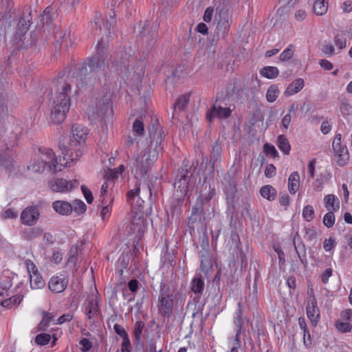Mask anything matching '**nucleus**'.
I'll return each mask as SVG.
<instances>
[{
	"instance_id": "obj_1",
	"label": "nucleus",
	"mask_w": 352,
	"mask_h": 352,
	"mask_svg": "<svg viewBox=\"0 0 352 352\" xmlns=\"http://www.w3.org/2000/svg\"><path fill=\"white\" fill-rule=\"evenodd\" d=\"M134 50L130 46H124L120 52L118 63L109 65L110 57L107 52V43L102 40L98 41L96 53L87 58V63H78L74 67L70 76L64 78V75L59 74L56 80L52 82L51 120L55 124L63 122L70 107V94L72 84L78 89L85 86H94L100 81V76L106 75V67L114 72H129L130 69H135L138 75L144 72V63H141L135 69L133 65L136 58Z\"/></svg>"
},
{
	"instance_id": "obj_2",
	"label": "nucleus",
	"mask_w": 352,
	"mask_h": 352,
	"mask_svg": "<svg viewBox=\"0 0 352 352\" xmlns=\"http://www.w3.org/2000/svg\"><path fill=\"white\" fill-rule=\"evenodd\" d=\"M87 135V129L83 128L79 124L73 125L72 129V136L69 143V146L64 144H59V148L63 155V160L68 157L72 162L79 160L83 155V145L85 143Z\"/></svg>"
},
{
	"instance_id": "obj_3",
	"label": "nucleus",
	"mask_w": 352,
	"mask_h": 352,
	"mask_svg": "<svg viewBox=\"0 0 352 352\" xmlns=\"http://www.w3.org/2000/svg\"><path fill=\"white\" fill-rule=\"evenodd\" d=\"M149 143L144 150L141 158L150 162H155L158 157L159 153L163 149L164 132L158 122L155 120L151 126L148 127Z\"/></svg>"
},
{
	"instance_id": "obj_4",
	"label": "nucleus",
	"mask_w": 352,
	"mask_h": 352,
	"mask_svg": "<svg viewBox=\"0 0 352 352\" xmlns=\"http://www.w3.org/2000/svg\"><path fill=\"white\" fill-rule=\"evenodd\" d=\"M207 177H204L203 184L200 188L199 196L195 206L192 208L189 221L195 223L201 220L202 214H205V210H208L209 202L215 195V189L211 187L207 182Z\"/></svg>"
},
{
	"instance_id": "obj_5",
	"label": "nucleus",
	"mask_w": 352,
	"mask_h": 352,
	"mask_svg": "<svg viewBox=\"0 0 352 352\" xmlns=\"http://www.w3.org/2000/svg\"><path fill=\"white\" fill-rule=\"evenodd\" d=\"M232 23V16L230 9L224 5L217 6L214 16L216 28L212 40V44L220 39H226L228 35Z\"/></svg>"
},
{
	"instance_id": "obj_6",
	"label": "nucleus",
	"mask_w": 352,
	"mask_h": 352,
	"mask_svg": "<svg viewBox=\"0 0 352 352\" xmlns=\"http://www.w3.org/2000/svg\"><path fill=\"white\" fill-rule=\"evenodd\" d=\"M196 168L190 165L188 162L184 161L183 165L178 169L175 179V188L179 192L180 197L187 195L191 184L194 182V172Z\"/></svg>"
},
{
	"instance_id": "obj_7",
	"label": "nucleus",
	"mask_w": 352,
	"mask_h": 352,
	"mask_svg": "<svg viewBox=\"0 0 352 352\" xmlns=\"http://www.w3.org/2000/svg\"><path fill=\"white\" fill-rule=\"evenodd\" d=\"M237 179L234 175L227 173L223 181V191L226 195L227 211L233 214L236 210L235 204L238 201L236 197Z\"/></svg>"
},
{
	"instance_id": "obj_8",
	"label": "nucleus",
	"mask_w": 352,
	"mask_h": 352,
	"mask_svg": "<svg viewBox=\"0 0 352 352\" xmlns=\"http://www.w3.org/2000/svg\"><path fill=\"white\" fill-rule=\"evenodd\" d=\"M40 155L38 156V159H40V162L44 164L45 167H47L49 170L52 173H56L60 171L63 167L68 162V157H66L65 163H62L61 160L60 162H58L55 157L54 151L50 148H39L38 150Z\"/></svg>"
},
{
	"instance_id": "obj_9",
	"label": "nucleus",
	"mask_w": 352,
	"mask_h": 352,
	"mask_svg": "<svg viewBox=\"0 0 352 352\" xmlns=\"http://www.w3.org/2000/svg\"><path fill=\"white\" fill-rule=\"evenodd\" d=\"M157 23H153L152 26H150L148 22L144 23L141 28L138 37L148 51L153 48L157 41Z\"/></svg>"
},
{
	"instance_id": "obj_10",
	"label": "nucleus",
	"mask_w": 352,
	"mask_h": 352,
	"mask_svg": "<svg viewBox=\"0 0 352 352\" xmlns=\"http://www.w3.org/2000/svg\"><path fill=\"white\" fill-rule=\"evenodd\" d=\"M341 137L340 134H337L334 138L332 146L335 153L337 163L339 166H344L349 160V155L348 149L346 146L341 144Z\"/></svg>"
},
{
	"instance_id": "obj_11",
	"label": "nucleus",
	"mask_w": 352,
	"mask_h": 352,
	"mask_svg": "<svg viewBox=\"0 0 352 352\" xmlns=\"http://www.w3.org/2000/svg\"><path fill=\"white\" fill-rule=\"evenodd\" d=\"M110 19L104 21L103 19L100 16H96L94 20V25L93 28H96V31H99L100 33L103 31V34L107 36H109L111 33V30L113 29L116 24L115 19V12H113V14H109ZM98 34V32H96Z\"/></svg>"
},
{
	"instance_id": "obj_12",
	"label": "nucleus",
	"mask_w": 352,
	"mask_h": 352,
	"mask_svg": "<svg viewBox=\"0 0 352 352\" xmlns=\"http://www.w3.org/2000/svg\"><path fill=\"white\" fill-rule=\"evenodd\" d=\"M239 305V309L236 311V318L234 320V323L237 327V331L236 332V335L234 338L232 340V346L231 349L229 351L227 352H239V349L241 348V342L240 340L241 333L242 332V325H243V316H242V311L241 309L240 303Z\"/></svg>"
},
{
	"instance_id": "obj_13",
	"label": "nucleus",
	"mask_w": 352,
	"mask_h": 352,
	"mask_svg": "<svg viewBox=\"0 0 352 352\" xmlns=\"http://www.w3.org/2000/svg\"><path fill=\"white\" fill-rule=\"evenodd\" d=\"M201 250L199 252L200 257V269L205 274H208L209 270L212 267V260L210 250L208 249V243H203Z\"/></svg>"
},
{
	"instance_id": "obj_14",
	"label": "nucleus",
	"mask_w": 352,
	"mask_h": 352,
	"mask_svg": "<svg viewBox=\"0 0 352 352\" xmlns=\"http://www.w3.org/2000/svg\"><path fill=\"white\" fill-rule=\"evenodd\" d=\"M234 109L229 107H223L217 104H213L210 111L206 113V119L212 122L215 118L220 119H226L231 115L232 111Z\"/></svg>"
},
{
	"instance_id": "obj_15",
	"label": "nucleus",
	"mask_w": 352,
	"mask_h": 352,
	"mask_svg": "<svg viewBox=\"0 0 352 352\" xmlns=\"http://www.w3.org/2000/svg\"><path fill=\"white\" fill-rule=\"evenodd\" d=\"M140 192V183L139 182H136L134 188L128 191L126 194V200L127 203L130 204L133 208L136 207L137 209L141 212L144 208L142 204L144 201L139 196Z\"/></svg>"
},
{
	"instance_id": "obj_16",
	"label": "nucleus",
	"mask_w": 352,
	"mask_h": 352,
	"mask_svg": "<svg viewBox=\"0 0 352 352\" xmlns=\"http://www.w3.org/2000/svg\"><path fill=\"white\" fill-rule=\"evenodd\" d=\"M39 211L36 206H29L25 208L21 214V223L27 226L34 225L39 218Z\"/></svg>"
},
{
	"instance_id": "obj_17",
	"label": "nucleus",
	"mask_w": 352,
	"mask_h": 352,
	"mask_svg": "<svg viewBox=\"0 0 352 352\" xmlns=\"http://www.w3.org/2000/svg\"><path fill=\"white\" fill-rule=\"evenodd\" d=\"M32 20V16L31 10L30 8H28L19 20L17 23V30L16 32V37H21L25 35L30 27Z\"/></svg>"
},
{
	"instance_id": "obj_18",
	"label": "nucleus",
	"mask_w": 352,
	"mask_h": 352,
	"mask_svg": "<svg viewBox=\"0 0 352 352\" xmlns=\"http://www.w3.org/2000/svg\"><path fill=\"white\" fill-rule=\"evenodd\" d=\"M175 298L158 297L157 308L160 316L169 318L173 310Z\"/></svg>"
},
{
	"instance_id": "obj_19",
	"label": "nucleus",
	"mask_w": 352,
	"mask_h": 352,
	"mask_svg": "<svg viewBox=\"0 0 352 352\" xmlns=\"http://www.w3.org/2000/svg\"><path fill=\"white\" fill-rule=\"evenodd\" d=\"M130 231L136 234V237H141L146 230V220L142 214L139 215L137 212L133 217L129 225Z\"/></svg>"
},
{
	"instance_id": "obj_20",
	"label": "nucleus",
	"mask_w": 352,
	"mask_h": 352,
	"mask_svg": "<svg viewBox=\"0 0 352 352\" xmlns=\"http://www.w3.org/2000/svg\"><path fill=\"white\" fill-rule=\"evenodd\" d=\"M221 146L219 141H216L212 146L210 159L206 160V164L210 166L209 173L212 176L214 166L221 159Z\"/></svg>"
},
{
	"instance_id": "obj_21",
	"label": "nucleus",
	"mask_w": 352,
	"mask_h": 352,
	"mask_svg": "<svg viewBox=\"0 0 352 352\" xmlns=\"http://www.w3.org/2000/svg\"><path fill=\"white\" fill-rule=\"evenodd\" d=\"M67 284V276L60 274V276H52L50 278L48 283V287L54 293H61L66 289Z\"/></svg>"
},
{
	"instance_id": "obj_22",
	"label": "nucleus",
	"mask_w": 352,
	"mask_h": 352,
	"mask_svg": "<svg viewBox=\"0 0 352 352\" xmlns=\"http://www.w3.org/2000/svg\"><path fill=\"white\" fill-rule=\"evenodd\" d=\"M54 36L56 39L55 41V47H58L59 49L63 47L66 49L72 45V41L70 36V32H67L66 31H63L60 30L58 28H55L54 30Z\"/></svg>"
},
{
	"instance_id": "obj_23",
	"label": "nucleus",
	"mask_w": 352,
	"mask_h": 352,
	"mask_svg": "<svg viewBox=\"0 0 352 352\" xmlns=\"http://www.w3.org/2000/svg\"><path fill=\"white\" fill-rule=\"evenodd\" d=\"M306 311L307 317L311 320V323L316 326L320 318V311L314 296L309 297Z\"/></svg>"
},
{
	"instance_id": "obj_24",
	"label": "nucleus",
	"mask_w": 352,
	"mask_h": 352,
	"mask_svg": "<svg viewBox=\"0 0 352 352\" xmlns=\"http://www.w3.org/2000/svg\"><path fill=\"white\" fill-rule=\"evenodd\" d=\"M190 101V94L180 96L173 106V118H176L177 116L186 111Z\"/></svg>"
},
{
	"instance_id": "obj_25",
	"label": "nucleus",
	"mask_w": 352,
	"mask_h": 352,
	"mask_svg": "<svg viewBox=\"0 0 352 352\" xmlns=\"http://www.w3.org/2000/svg\"><path fill=\"white\" fill-rule=\"evenodd\" d=\"M205 288L204 280L202 275L197 274L190 283L191 291L198 296L203 294Z\"/></svg>"
},
{
	"instance_id": "obj_26",
	"label": "nucleus",
	"mask_w": 352,
	"mask_h": 352,
	"mask_svg": "<svg viewBox=\"0 0 352 352\" xmlns=\"http://www.w3.org/2000/svg\"><path fill=\"white\" fill-rule=\"evenodd\" d=\"M53 209L61 215H69L73 210L72 204L66 201L58 200L52 204Z\"/></svg>"
},
{
	"instance_id": "obj_27",
	"label": "nucleus",
	"mask_w": 352,
	"mask_h": 352,
	"mask_svg": "<svg viewBox=\"0 0 352 352\" xmlns=\"http://www.w3.org/2000/svg\"><path fill=\"white\" fill-rule=\"evenodd\" d=\"M40 36V32L36 30L31 32L30 38H27V37H24L23 39V36L21 37H16V39H19L17 44L19 47L23 48L31 47L34 45L38 40V38Z\"/></svg>"
},
{
	"instance_id": "obj_28",
	"label": "nucleus",
	"mask_w": 352,
	"mask_h": 352,
	"mask_svg": "<svg viewBox=\"0 0 352 352\" xmlns=\"http://www.w3.org/2000/svg\"><path fill=\"white\" fill-rule=\"evenodd\" d=\"M85 314L89 320L99 316L100 311L96 298L88 301L87 305L85 307Z\"/></svg>"
},
{
	"instance_id": "obj_29",
	"label": "nucleus",
	"mask_w": 352,
	"mask_h": 352,
	"mask_svg": "<svg viewBox=\"0 0 352 352\" xmlns=\"http://www.w3.org/2000/svg\"><path fill=\"white\" fill-rule=\"evenodd\" d=\"M111 98L109 96L105 95L102 100H99L97 102V113L101 117H103L108 114L111 113L113 110L111 107Z\"/></svg>"
},
{
	"instance_id": "obj_30",
	"label": "nucleus",
	"mask_w": 352,
	"mask_h": 352,
	"mask_svg": "<svg viewBox=\"0 0 352 352\" xmlns=\"http://www.w3.org/2000/svg\"><path fill=\"white\" fill-rule=\"evenodd\" d=\"M50 188L54 192H68L69 191V182L63 178L55 179L50 182Z\"/></svg>"
},
{
	"instance_id": "obj_31",
	"label": "nucleus",
	"mask_w": 352,
	"mask_h": 352,
	"mask_svg": "<svg viewBox=\"0 0 352 352\" xmlns=\"http://www.w3.org/2000/svg\"><path fill=\"white\" fill-rule=\"evenodd\" d=\"M1 136L6 144L3 146L6 149H9L10 148L14 146L18 140V134L16 133H14L13 130L5 131L4 134Z\"/></svg>"
},
{
	"instance_id": "obj_32",
	"label": "nucleus",
	"mask_w": 352,
	"mask_h": 352,
	"mask_svg": "<svg viewBox=\"0 0 352 352\" xmlns=\"http://www.w3.org/2000/svg\"><path fill=\"white\" fill-rule=\"evenodd\" d=\"M58 16L56 10L53 6H50L47 7L42 15H41V21L43 23H46V25L51 23L55 18Z\"/></svg>"
},
{
	"instance_id": "obj_33",
	"label": "nucleus",
	"mask_w": 352,
	"mask_h": 352,
	"mask_svg": "<svg viewBox=\"0 0 352 352\" xmlns=\"http://www.w3.org/2000/svg\"><path fill=\"white\" fill-rule=\"evenodd\" d=\"M304 87V80L302 78H297L289 84L285 91L286 96H291L299 92Z\"/></svg>"
},
{
	"instance_id": "obj_34",
	"label": "nucleus",
	"mask_w": 352,
	"mask_h": 352,
	"mask_svg": "<svg viewBox=\"0 0 352 352\" xmlns=\"http://www.w3.org/2000/svg\"><path fill=\"white\" fill-rule=\"evenodd\" d=\"M300 176L297 171L292 173L289 177L288 188L291 194H295L299 188Z\"/></svg>"
},
{
	"instance_id": "obj_35",
	"label": "nucleus",
	"mask_w": 352,
	"mask_h": 352,
	"mask_svg": "<svg viewBox=\"0 0 352 352\" xmlns=\"http://www.w3.org/2000/svg\"><path fill=\"white\" fill-rule=\"evenodd\" d=\"M159 297L175 298V290L170 287L167 280H162L160 283Z\"/></svg>"
},
{
	"instance_id": "obj_36",
	"label": "nucleus",
	"mask_w": 352,
	"mask_h": 352,
	"mask_svg": "<svg viewBox=\"0 0 352 352\" xmlns=\"http://www.w3.org/2000/svg\"><path fill=\"white\" fill-rule=\"evenodd\" d=\"M155 162H150L148 160H144L142 159L139 161V157L136 158L135 163L137 168L140 169V175L144 177L145 176L151 169Z\"/></svg>"
},
{
	"instance_id": "obj_37",
	"label": "nucleus",
	"mask_w": 352,
	"mask_h": 352,
	"mask_svg": "<svg viewBox=\"0 0 352 352\" xmlns=\"http://www.w3.org/2000/svg\"><path fill=\"white\" fill-rule=\"evenodd\" d=\"M276 190L271 185H265L260 189L261 195L268 201H274L276 197Z\"/></svg>"
},
{
	"instance_id": "obj_38",
	"label": "nucleus",
	"mask_w": 352,
	"mask_h": 352,
	"mask_svg": "<svg viewBox=\"0 0 352 352\" xmlns=\"http://www.w3.org/2000/svg\"><path fill=\"white\" fill-rule=\"evenodd\" d=\"M43 234V230L38 227H34L26 229L23 232V237L26 240H32Z\"/></svg>"
},
{
	"instance_id": "obj_39",
	"label": "nucleus",
	"mask_w": 352,
	"mask_h": 352,
	"mask_svg": "<svg viewBox=\"0 0 352 352\" xmlns=\"http://www.w3.org/2000/svg\"><path fill=\"white\" fill-rule=\"evenodd\" d=\"M30 287L33 289H38L44 287L45 283L39 273H36L30 276Z\"/></svg>"
},
{
	"instance_id": "obj_40",
	"label": "nucleus",
	"mask_w": 352,
	"mask_h": 352,
	"mask_svg": "<svg viewBox=\"0 0 352 352\" xmlns=\"http://www.w3.org/2000/svg\"><path fill=\"white\" fill-rule=\"evenodd\" d=\"M23 299V296L15 295L5 299L1 302V305L7 309H11L14 306L19 305Z\"/></svg>"
},
{
	"instance_id": "obj_41",
	"label": "nucleus",
	"mask_w": 352,
	"mask_h": 352,
	"mask_svg": "<svg viewBox=\"0 0 352 352\" xmlns=\"http://www.w3.org/2000/svg\"><path fill=\"white\" fill-rule=\"evenodd\" d=\"M260 74L267 78L272 79L278 76L279 71L276 67L266 66L261 69Z\"/></svg>"
},
{
	"instance_id": "obj_42",
	"label": "nucleus",
	"mask_w": 352,
	"mask_h": 352,
	"mask_svg": "<svg viewBox=\"0 0 352 352\" xmlns=\"http://www.w3.org/2000/svg\"><path fill=\"white\" fill-rule=\"evenodd\" d=\"M6 150L7 149L4 146H0V163L6 168H8L12 164V159Z\"/></svg>"
},
{
	"instance_id": "obj_43",
	"label": "nucleus",
	"mask_w": 352,
	"mask_h": 352,
	"mask_svg": "<svg viewBox=\"0 0 352 352\" xmlns=\"http://www.w3.org/2000/svg\"><path fill=\"white\" fill-rule=\"evenodd\" d=\"M277 144L279 149L285 155L289 153L291 146L287 138L284 135L278 137Z\"/></svg>"
},
{
	"instance_id": "obj_44",
	"label": "nucleus",
	"mask_w": 352,
	"mask_h": 352,
	"mask_svg": "<svg viewBox=\"0 0 352 352\" xmlns=\"http://www.w3.org/2000/svg\"><path fill=\"white\" fill-rule=\"evenodd\" d=\"M335 201L336 196L334 195L330 194L324 197V206L329 211H337L339 209V202L335 206Z\"/></svg>"
},
{
	"instance_id": "obj_45",
	"label": "nucleus",
	"mask_w": 352,
	"mask_h": 352,
	"mask_svg": "<svg viewBox=\"0 0 352 352\" xmlns=\"http://www.w3.org/2000/svg\"><path fill=\"white\" fill-rule=\"evenodd\" d=\"M43 319L38 324V329L39 331H45L47 330L49 324L52 321L54 316L52 314L46 311H43Z\"/></svg>"
},
{
	"instance_id": "obj_46",
	"label": "nucleus",
	"mask_w": 352,
	"mask_h": 352,
	"mask_svg": "<svg viewBox=\"0 0 352 352\" xmlns=\"http://www.w3.org/2000/svg\"><path fill=\"white\" fill-rule=\"evenodd\" d=\"M295 249L301 263L304 265V267H307L308 262L307 260L305 245L303 243H300L298 246L295 245Z\"/></svg>"
},
{
	"instance_id": "obj_47",
	"label": "nucleus",
	"mask_w": 352,
	"mask_h": 352,
	"mask_svg": "<svg viewBox=\"0 0 352 352\" xmlns=\"http://www.w3.org/2000/svg\"><path fill=\"white\" fill-rule=\"evenodd\" d=\"M340 110L344 117L350 116L352 113V105L348 99L343 98L340 101Z\"/></svg>"
},
{
	"instance_id": "obj_48",
	"label": "nucleus",
	"mask_w": 352,
	"mask_h": 352,
	"mask_svg": "<svg viewBox=\"0 0 352 352\" xmlns=\"http://www.w3.org/2000/svg\"><path fill=\"white\" fill-rule=\"evenodd\" d=\"M313 10L317 15H322L327 11V3L324 1L317 0L314 3Z\"/></svg>"
},
{
	"instance_id": "obj_49",
	"label": "nucleus",
	"mask_w": 352,
	"mask_h": 352,
	"mask_svg": "<svg viewBox=\"0 0 352 352\" xmlns=\"http://www.w3.org/2000/svg\"><path fill=\"white\" fill-rule=\"evenodd\" d=\"M28 168L34 173H42L45 168L44 164H42L38 157L32 160Z\"/></svg>"
},
{
	"instance_id": "obj_50",
	"label": "nucleus",
	"mask_w": 352,
	"mask_h": 352,
	"mask_svg": "<svg viewBox=\"0 0 352 352\" xmlns=\"http://www.w3.org/2000/svg\"><path fill=\"white\" fill-rule=\"evenodd\" d=\"M279 94V90L276 85H271L266 94V98L269 102H273L276 100Z\"/></svg>"
},
{
	"instance_id": "obj_51",
	"label": "nucleus",
	"mask_w": 352,
	"mask_h": 352,
	"mask_svg": "<svg viewBox=\"0 0 352 352\" xmlns=\"http://www.w3.org/2000/svg\"><path fill=\"white\" fill-rule=\"evenodd\" d=\"M144 328V322L139 320L135 323L133 329V335L137 342H139L142 340V333Z\"/></svg>"
},
{
	"instance_id": "obj_52",
	"label": "nucleus",
	"mask_w": 352,
	"mask_h": 352,
	"mask_svg": "<svg viewBox=\"0 0 352 352\" xmlns=\"http://www.w3.org/2000/svg\"><path fill=\"white\" fill-rule=\"evenodd\" d=\"M346 32L338 34L334 37L335 44L340 49L343 50L346 46Z\"/></svg>"
},
{
	"instance_id": "obj_53",
	"label": "nucleus",
	"mask_w": 352,
	"mask_h": 352,
	"mask_svg": "<svg viewBox=\"0 0 352 352\" xmlns=\"http://www.w3.org/2000/svg\"><path fill=\"white\" fill-rule=\"evenodd\" d=\"M294 46L293 45H289L280 54L279 56V59L281 61H286L289 60L294 55Z\"/></svg>"
},
{
	"instance_id": "obj_54",
	"label": "nucleus",
	"mask_w": 352,
	"mask_h": 352,
	"mask_svg": "<svg viewBox=\"0 0 352 352\" xmlns=\"http://www.w3.org/2000/svg\"><path fill=\"white\" fill-rule=\"evenodd\" d=\"M51 336L48 333H42L38 334L35 338V342L41 346L46 345L50 342Z\"/></svg>"
},
{
	"instance_id": "obj_55",
	"label": "nucleus",
	"mask_w": 352,
	"mask_h": 352,
	"mask_svg": "<svg viewBox=\"0 0 352 352\" xmlns=\"http://www.w3.org/2000/svg\"><path fill=\"white\" fill-rule=\"evenodd\" d=\"M72 206H73V210L74 212H77L78 214L84 213L87 210V206L80 199H76Z\"/></svg>"
},
{
	"instance_id": "obj_56",
	"label": "nucleus",
	"mask_w": 352,
	"mask_h": 352,
	"mask_svg": "<svg viewBox=\"0 0 352 352\" xmlns=\"http://www.w3.org/2000/svg\"><path fill=\"white\" fill-rule=\"evenodd\" d=\"M302 217L307 221H310L314 219V210L312 206L307 205L304 207L302 210Z\"/></svg>"
},
{
	"instance_id": "obj_57",
	"label": "nucleus",
	"mask_w": 352,
	"mask_h": 352,
	"mask_svg": "<svg viewBox=\"0 0 352 352\" xmlns=\"http://www.w3.org/2000/svg\"><path fill=\"white\" fill-rule=\"evenodd\" d=\"M335 223V215L333 211H329L323 218V223L327 228H331Z\"/></svg>"
},
{
	"instance_id": "obj_58",
	"label": "nucleus",
	"mask_w": 352,
	"mask_h": 352,
	"mask_svg": "<svg viewBox=\"0 0 352 352\" xmlns=\"http://www.w3.org/2000/svg\"><path fill=\"white\" fill-rule=\"evenodd\" d=\"M133 130L137 135H142L144 132L143 122L139 119H135L133 124Z\"/></svg>"
},
{
	"instance_id": "obj_59",
	"label": "nucleus",
	"mask_w": 352,
	"mask_h": 352,
	"mask_svg": "<svg viewBox=\"0 0 352 352\" xmlns=\"http://www.w3.org/2000/svg\"><path fill=\"white\" fill-rule=\"evenodd\" d=\"M263 151L266 155H270L274 158L278 156V153L276 148L269 143H265L264 144Z\"/></svg>"
},
{
	"instance_id": "obj_60",
	"label": "nucleus",
	"mask_w": 352,
	"mask_h": 352,
	"mask_svg": "<svg viewBox=\"0 0 352 352\" xmlns=\"http://www.w3.org/2000/svg\"><path fill=\"white\" fill-rule=\"evenodd\" d=\"M336 328L342 333H346L351 331L352 326L349 322H340L336 323Z\"/></svg>"
},
{
	"instance_id": "obj_61",
	"label": "nucleus",
	"mask_w": 352,
	"mask_h": 352,
	"mask_svg": "<svg viewBox=\"0 0 352 352\" xmlns=\"http://www.w3.org/2000/svg\"><path fill=\"white\" fill-rule=\"evenodd\" d=\"M25 266L30 274V276L36 273H38V269L36 265L30 259H27L25 261Z\"/></svg>"
},
{
	"instance_id": "obj_62",
	"label": "nucleus",
	"mask_w": 352,
	"mask_h": 352,
	"mask_svg": "<svg viewBox=\"0 0 352 352\" xmlns=\"http://www.w3.org/2000/svg\"><path fill=\"white\" fill-rule=\"evenodd\" d=\"M82 192L87 201L88 204H91L94 200V197L92 195L91 192L89 190L88 188H87L85 186L82 185L81 186Z\"/></svg>"
},
{
	"instance_id": "obj_63",
	"label": "nucleus",
	"mask_w": 352,
	"mask_h": 352,
	"mask_svg": "<svg viewBox=\"0 0 352 352\" xmlns=\"http://www.w3.org/2000/svg\"><path fill=\"white\" fill-rule=\"evenodd\" d=\"M79 343L82 346L81 351L82 352H87L92 347V343L87 338H82Z\"/></svg>"
},
{
	"instance_id": "obj_64",
	"label": "nucleus",
	"mask_w": 352,
	"mask_h": 352,
	"mask_svg": "<svg viewBox=\"0 0 352 352\" xmlns=\"http://www.w3.org/2000/svg\"><path fill=\"white\" fill-rule=\"evenodd\" d=\"M336 245V241L333 237L325 239L323 243V248L326 251L331 250Z\"/></svg>"
}]
</instances>
